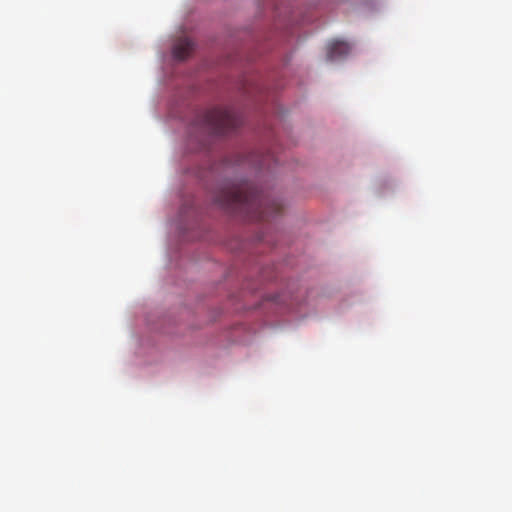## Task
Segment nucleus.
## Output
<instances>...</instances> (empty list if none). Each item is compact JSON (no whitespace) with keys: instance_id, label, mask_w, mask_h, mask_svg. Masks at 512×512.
I'll list each match as a JSON object with an SVG mask.
<instances>
[{"instance_id":"1","label":"nucleus","mask_w":512,"mask_h":512,"mask_svg":"<svg viewBox=\"0 0 512 512\" xmlns=\"http://www.w3.org/2000/svg\"><path fill=\"white\" fill-rule=\"evenodd\" d=\"M215 202L230 213L254 221H268L284 209L282 200L264 195L247 181L225 186L215 196Z\"/></svg>"},{"instance_id":"2","label":"nucleus","mask_w":512,"mask_h":512,"mask_svg":"<svg viewBox=\"0 0 512 512\" xmlns=\"http://www.w3.org/2000/svg\"><path fill=\"white\" fill-rule=\"evenodd\" d=\"M242 123L238 114L229 108H213L197 119V125L210 135H226Z\"/></svg>"},{"instance_id":"3","label":"nucleus","mask_w":512,"mask_h":512,"mask_svg":"<svg viewBox=\"0 0 512 512\" xmlns=\"http://www.w3.org/2000/svg\"><path fill=\"white\" fill-rule=\"evenodd\" d=\"M351 46L347 42L333 41L327 46V59L338 60L349 54Z\"/></svg>"},{"instance_id":"4","label":"nucleus","mask_w":512,"mask_h":512,"mask_svg":"<svg viewBox=\"0 0 512 512\" xmlns=\"http://www.w3.org/2000/svg\"><path fill=\"white\" fill-rule=\"evenodd\" d=\"M194 43L187 37H181L176 40L173 46V56L178 60H184L192 53Z\"/></svg>"}]
</instances>
